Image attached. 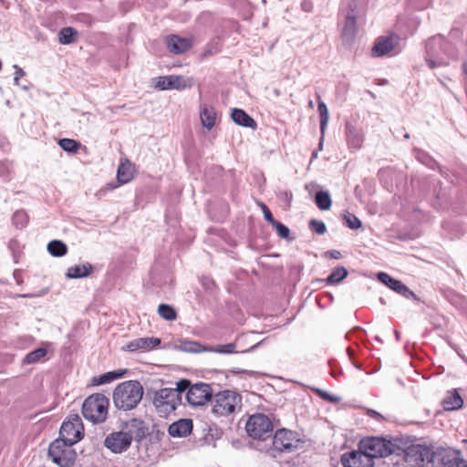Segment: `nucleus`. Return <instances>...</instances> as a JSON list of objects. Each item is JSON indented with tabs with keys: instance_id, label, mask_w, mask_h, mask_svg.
Masks as SVG:
<instances>
[{
	"instance_id": "obj_1",
	"label": "nucleus",
	"mask_w": 467,
	"mask_h": 467,
	"mask_svg": "<svg viewBox=\"0 0 467 467\" xmlns=\"http://www.w3.org/2000/svg\"><path fill=\"white\" fill-rule=\"evenodd\" d=\"M143 387L138 380H127L119 383L113 392L115 407L122 410L135 409L143 397Z\"/></svg>"
},
{
	"instance_id": "obj_2",
	"label": "nucleus",
	"mask_w": 467,
	"mask_h": 467,
	"mask_svg": "<svg viewBox=\"0 0 467 467\" xmlns=\"http://www.w3.org/2000/svg\"><path fill=\"white\" fill-rule=\"evenodd\" d=\"M212 402V412L217 417H226L241 408L242 397L234 390L225 389L213 394Z\"/></svg>"
},
{
	"instance_id": "obj_3",
	"label": "nucleus",
	"mask_w": 467,
	"mask_h": 467,
	"mask_svg": "<svg viewBox=\"0 0 467 467\" xmlns=\"http://www.w3.org/2000/svg\"><path fill=\"white\" fill-rule=\"evenodd\" d=\"M109 399L100 393L88 397L82 404L83 417L93 423L104 422L108 416Z\"/></svg>"
},
{
	"instance_id": "obj_4",
	"label": "nucleus",
	"mask_w": 467,
	"mask_h": 467,
	"mask_svg": "<svg viewBox=\"0 0 467 467\" xmlns=\"http://www.w3.org/2000/svg\"><path fill=\"white\" fill-rule=\"evenodd\" d=\"M448 42L441 36H434L426 43L425 61L430 68L445 67L449 64L446 56Z\"/></svg>"
},
{
	"instance_id": "obj_5",
	"label": "nucleus",
	"mask_w": 467,
	"mask_h": 467,
	"mask_svg": "<svg viewBox=\"0 0 467 467\" xmlns=\"http://www.w3.org/2000/svg\"><path fill=\"white\" fill-rule=\"evenodd\" d=\"M245 431L249 437L254 440L265 441L272 437L274 425L267 415L255 413L249 417L245 425Z\"/></svg>"
},
{
	"instance_id": "obj_6",
	"label": "nucleus",
	"mask_w": 467,
	"mask_h": 467,
	"mask_svg": "<svg viewBox=\"0 0 467 467\" xmlns=\"http://www.w3.org/2000/svg\"><path fill=\"white\" fill-rule=\"evenodd\" d=\"M48 457L54 463L59 467H70L76 461V452L72 449V444H68L63 439H57L50 443Z\"/></svg>"
},
{
	"instance_id": "obj_7",
	"label": "nucleus",
	"mask_w": 467,
	"mask_h": 467,
	"mask_svg": "<svg viewBox=\"0 0 467 467\" xmlns=\"http://www.w3.org/2000/svg\"><path fill=\"white\" fill-rule=\"evenodd\" d=\"M182 397L176 390L164 388L154 393L152 403L161 417L166 418L181 404Z\"/></svg>"
},
{
	"instance_id": "obj_8",
	"label": "nucleus",
	"mask_w": 467,
	"mask_h": 467,
	"mask_svg": "<svg viewBox=\"0 0 467 467\" xmlns=\"http://www.w3.org/2000/svg\"><path fill=\"white\" fill-rule=\"evenodd\" d=\"M431 467H465L462 452L451 448H438L432 455Z\"/></svg>"
},
{
	"instance_id": "obj_9",
	"label": "nucleus",
	"mask_w": 467,
	"mask_h": 467,
	"mask_svg": "<svg viewBox=\"0 0 467 467\" xmlns=\"http://www.w3.org/2000/svg\"><path fill=\"white\" fill-rule=\"evenodd\" d=\"M83 425L78 415H72L65 420L59 431V438L63 439L68 444L74 445L83 437Z\"/></svg>"
},
{
	"instance_id": "obj_10",
	"label": "nucleus",
	"mask_w": 467,
	"mask_h": 467,
	"mask_svg": "<svg viewBox=\"0 0 467 467\" xmlns=\"http://www.w3.org/2000/svg\"><path fill=\"white\" fill-rule=\"evenodd\" d=\"M359 449L370 456V460L374 461L378 458H383L391 453L389 443L386 440L377 437H371L360 441Z\"/></svg>"
},
{
	"instance_id": "obj_11",
	"label": "nucleus",
	"mask_w": 467,
	"mask_h": 467,
	"mask_svg": "<svg viewBox=\"0 0 467 467\" xmlns=\"http://www.w3.org/2000/svg\"><path fill=\"white\" fill-rule=\"evenodd\" d=\"M213 393L212 388L207 383H195L186 392V400L192 407L203 406L207 401H211Z\"/></svg>"
},
{
	"instance_id": "obj_12",
	"label": "nucleus",
	"mask_w": 467,
	"mask_h": 467,
	"mask_svg": "<svg viewBox=\"0 0 467 467\" xmlns=\"http://www.w3.org/2000/svg\"><path fill=\"white\" fill-rule=\"evenodd\" d=\"M194 86V79L192 78L179 76V75H170L159 77L155 82V88L160 90H167V89H177L182 90L186 88H191Z\"/></svg>"
},
{
	"instance_id": "obj_13",
	"label": "nucleus",
	"mask_w": 467,
	"mask_h": 467,
	"mask_svg": "<svg viewBox=\"0 0 467 467\" xmlns=\"http://www.w3.org/2000/svg\"><path fill=\"white\" fill-rule=\"evenodd\" d=\"M179 349L187 353L214 352L219 354H231L234 352L235 344L229 343L214 347H205L197 341H182Z\"/></svg>"
},
{
	"instance_id": "obj_14",
	"label": "nucleus",
	"mask_w": 467,
	"mask_h": 467,
	"mask_svg": "<svg viewBox=\"0 0 467 467\" xmlns=\"http://www.w3.org/2000/svg\"><path fill=\"white\" fill-rule=\"evenodd\" d=\"M434 451L426 445H411L406 450L405 458L408 462L420 467L423 466L425 462L431 463Z\"/></svg>"
},
{
	"instance_id": "obj_15",
	"label": "nucleus",
	"mask_w": 467,
	"mask_h": 467,
	"mask_svg": "<svg viewBox=\"0 0 467 467\" xmlns=\"http://www.w3.org/2000/svg\"><path fill=\"white\" fill-rule=\"evenodd\" d=\"M297 441L296 432L285 429L278 430L273 437V451L290 452L297 448Z\"/></svg>"
},
{
	"instance_id": "obj_16",
	"label": "nucleus",
	"mask_w": 467,
	"mask_h": 467,
	"mask_svg": "<svg viewBox=\"0 0 467 467\" xmlns=\"http://www.w3.org/2000/svg\"><path fill=\"white\" fill-rule=\"evenodd\" d=\"M119 429L132 441H141L148 431L146 423L139 418H132L125 421H121Z\"/></svg>"
},
{
	"instance_id": "obj_17",
	"label": "nucleus",
	"mask_w": 467,
	"mask_h": 467,
	"mask_svg": "<svg viewBox=\"0 0 467 467\" xmlns=\"http://www.w3.org/2000/svg\"><path fill=\"white\" fill-rule=\"evenodd\" d=\"M131 445L128 436L119 429L118 431H112L104 441V446L113 453H122Z\"/></svg>"
},
{
	"instance_id": "obj_18",
	"label": "nucleus",
	"mask_w": 467,
	"mask_h": 467,
	"mask_svg": "<svg viewBox=\"0 0 467 467\" xmlns=\"http://www.w3.org/2000/svg\"><path fill=\"white\" fill-rule=\"evenodd\" d=\"M378 279L379 282L404 296L405 298H411L415 301H420L418 296H416L406 285H404L401 281L393 278L389 275L384 272H379L378 274Z\"/></svg>"
},
{
	"instance_id": "obj_19",
	"label": "nucleus",
	"mask_w": 467,
	"mask_h": 467,
	"mask_svg": "<svg viewBox=\"0 0 467 467\" xmlns=\"http://www.w3.org/2000/svg\"><path fill=\"white\" fill-rule=\"evenodd\" d=\"M341 463L343 467H373L374 461L370 460V456L359 449L346 452L341 456Z\"/></svg>"
},
{
	"instance_id": "obj_20",
	"label": "nucleus",
	"mask_w": 467,
	"mask_h": 467,
	"mask_svg": "<svg viewBox=\"0 0 467 467\" xmlns=\"http://www.w3.org/2000/svg\"><path fill=\"white\" fill-rule=\"evenodd\" d=\"M161 344V339L154 337L135 338L122 348L123 350L133 352L137 350H151Z\"/></svg>"
},
{
	"instance_id": "obj_21",
	"label": "nucleus",
	"mask_w": 467,
	"mask_h": 467,
	"mask_svg": "<svg viewBox=\"0 0 467 467\" xmlns=\"http://www.w3.org/2000/svg\"><path fill=\"white\" fill-rule=\"evenodd\" d=\"M192 426V420L181 419L169 426L168 433L170 436L175 438L187 437L191 434Z\"/></svg>"
},
{
	"instance_id": "obj_22",
	"label": "nucleus",
	"mask_w": 467,
	"mask_h": 467,
	"mask_svg": "<svg viewBox=\"0 0 467 467\" xmlns=\"http://www.w3.org/2000/svg\"><path fill=\"white\" fill-rule=\"evenodd\" d=\"M168 49L174 54H182L192 47V41L186 37L171 35L166 40Z\"/></svg>"
},
{
	"instance_id": "obj_23",
	"label": "nucleus",
	"mask_w": 467,
	"mask_h": 467,
	"mask_svg": "<svg viewBox=\"0 0 467 467\" xmlns=\"http://www.w3.org/2000/svg\"><path fill=\"white\" fill-rule=\"evenodd\" d=\"M231 119L233 121L245 128H251L252 130H256L257 124L255 120L249 116L244 109H233L231 112Z\"/></svg>"
},
{
	"instance_id": "obj_24",
	"label": "nucleus",
	"mask_w": 467,
	"mask_h": 467,
	"mask_svg": "<svg viewBox=\"0 0 467 467\" xmlns=\"http://www.w3.org/2000/svg\"><path fill=\"white\" fill-rule=\"evenodd\" d=\"M357 35V19L354 10L348 12L343 27L342 37L346 42H352Z\"/></svg>"
},
{
	"instance_id": "obj_25",
	"label": "nucleus",
	"mask_w": 467,
	"mask_h": 467,
	"mask_svg": "<svg viewBox=\"0 0 467 467\" xmlns=\"http://www.w3.org/2000/svg\"><path fill=\"white\" fill-rule=\"evenodd\" d=\"M346 133L348 147L355 150H359L364 140L363 133L351 125H347Z\"/></svg>"
},
{
	"instance_id": "obj_26",
	"label": "nucleus",
	"mask_w": 467,
	"mask_h": 467,
	"mask_svg": "<svg viewBox=\"0 0 467 467\" xmlns=\"http://www.w3.org/2000/svg\"><path fill=\"white\" fill-rule=\"evenodd\" d=\"M93 270V265L89 263L76 265L67 268L66 276L68 279L84 278L88 276Z\"/></svg>"
},
{
	"instance_id": "obj_27",
	"label": "nucleus",
	"mask_w": 467,
	"mask_h": 467,
	"mask_svg": "<svg viewBox=\"0 0 467 467\" xmlns=\"http://www.w3.org/2000/svg\"><path fill=\"white\" fill-rule=\"evenodd\" d=\"M394 49L393 38L391 36L380 37L372 48L375 57H382Z\"/></svg>"
},
{
	"instance_id": "obj_28",
	"label": "nucleus",
	"mask_w": 467,
	"mask_h": 467,
	"mask_svg": "<svg viewBox=\"0 0 467 467\" xmlns=\"http://www.w3.org/2000/svg\"><path fill=\"white\" fill-rule=\"evenodd\" d=\"M134 165L128 160L120 162L117 171V179L120 183H127L133 179Z\"/></svg>"
},
{
	"instance_id": "obj_29",
	"label": "nucleus",
	"mask_w": 467,
	"mask_h": 467,
	"mask_svg": "<svg viewBox=\"0 0 467 467\" xmlns=\"http://www.w3.org/2000/svg\"><path fill=\"white\" fill-rule=\"evenodd\" d=\"M200 118L202 126L210 130L215 124L216 112L213 107L204 104L201 106Z\"/></svg>"
},
{
	"instance_id": "obj_30",
	"label": "nucleus",
	"mask_w": 467,
	"mask_h": 467,
	"mask_svg": "<svg viewBox=\"0 0 467 467\" xmlns=\"http://www.w3.org/2000/svg\"><path fill=\"white\" fill-rule=\"evenodd\" d=\"M442 404L446 410H454L462 407L463 400L456 389H452L448 392L447 397L442 401Z\"/></svg>"
},
{
	"instance_id": "obj_31",
	"label": "nucleus",
	"mask_w": 467,
	"mask_h": 467,
	"mask_svg": "<svg viewBox=\"0 0 467 467\" xmlns=\"http://www.w3.org/2000/svg\"><path fill=\"white\" fill-rule=\"evenodd\" d=\"M126 372H127L126 369H118V370L109 371V372L99 375L98 377H94L92 379V384L93 385H103V384L112 382L118 379L122 378L126 374Z\"/></svg>"
},
{
	"instance_id": "obj_32",
	"label": "nucleus",
	"mask_w": 467,
	"mask_h": 467,
	"mask_svg": "<svg viewBox=\"0 0 467 467\" xmlns=\"http://www.w3.org/2000/svg\"><path fill=\"white\" fill-rule=\"evenodd\" d=\"M317 110H318L319 118H320L321 139H320L319 145L321 146L322 141H323V137L325 134V130L327 129V123L329 120V112H328V109H327L326 103L322 100L318 101Z\"/></svg>"
},
{
	"instance_id": "obj_33",
	"label": "nucleus",
	"mask_w": 467,
	"mask_h": 467,
	"mask_svg": "<svg viewBox=\"0 0 467 467\" xmlns=\"http://www.w3.org/2000/svg\"><path fill=\"white\" fill-rule=\"evenodd\" d=\"M48 253L56 257L63 256L67 252V247L65 243L60 240H52L47 244Z\"/></svg>"
},
{
	"instance_id": "obj_34",
	"label": "nucleus",
	"mask_w": 467,
	"mask_h": 467,
	"mask_svg": "<svg viewBox=\"0 0 467 467\" xmlns=\"http://www.w3.org/2000/svg\"><path fill=\"white\" fill-rule=\"evenodd\" d=\"M348 276V270L344 266H337L334 268L331 274L327 277L325 282L329 285H336L340 283Z\"/></svg>"
},
{
	"instance_id": "obj_35",
	"label": "nucleus",
	"mask_w": 467,
	"mask_h": 467,
	"mask_svg": "<svg viewBox=\"0 0 467 467\" xmlns=\"http://www.w3.org/2000/svg\"><path fill=\"white\" fill-rule=\"evenodd\" d=\"M78 32L72 27H64L58 34L59 43L68 45L77 40Z\"/></svg>"
},
{
	"instance_id": "obj_36",
	"label": "nucleus",
	"mask_w": 467,
	"mask_h": 467,
	"mask_svg": "<svg viewBox=\"0 0 467 467\" xmlns=\"http://www.w3.org/2000/svg\"><path fill=\"white\" fill-rule=\"evenodd\" d=\"M315 201L317 207L322 211L328 210L331 207L332 202L330 195L327 192H317L315 196Z\"/></svg>"
},
{
	"instance_id": "obj_37",
	"label": "nucleus",
	"mask_w": 467,
	"mask_h": 467,
	"mask_svg": "<svg viewBox=\"0 0 467 467\" xmlns=\"http://www.w3.org/2000/svg\"><path fill=\"white\" fill-rule=\"evenodd\" d=\"M58 145L65 151L69 152V153H76L81 146V144L79 142H78L77 140H75L73 139H67V138L60 139L58 141Z\"/></svg>"
},
{
	"instance_id": "obj_38",
	"label": "nucleus",
	"mask_w": 467,
	"mask_h": 467,
	"mask_svg": "<svg viewBox=\"0 0 467 467\" xmlns=\"http://www.w3.org/2000/svg\"><path fill=\"white\" fill-rule=\"evenodd\" d=\"M159 315L167 321L175 320L177 314L175 309L170 305L161 304L158 307Z\"/></svg>"
},
{
	"instance_id": "obj_39",
	"label": "nucleus",
	"mask_w": 467,
	"mask_h": 467,
	"mask_svg": "<svg viewBox=\"0 0 467 467\" xmlns=\"http://www.w3.org/2000/svg\"><path fill=\"white\" fill-rule=\"evenodd\" d=\"M47 354V350L44 348H36L25 357L24 362L26 364H33L39 361Z\"/></svg>"
},
{
	"instance_id": "obj_40",
	"label": "nucleus",
	"mask_w": 467,
	"mask_h": 467,
	"mask_svg": "<svg viewBox=\"0 0 467 467\" xmlns=\"http://www.w3.org/2000/svg\"><path fill=\"white\" fill-rule=\"evenodd\" d=\"M344 223L352 230H358L361 228V221L353 213L347 212L343 216Z\"/></svg>"
},
{
	"instance_id": "obj_41",
	"label": "nucleus",
	"mask_w": 467,
	"mask_h": 467,
	"mask_svg": "<svg viewBox=\"0 0 467 467\" xmlns=\"http://www.w3.org/2000/svg\"><path fill=\"white\" fill-rule=\"evenodd\" d=\"M13 223L17 228H24L28 223V215L23 210L16 211L12 217Z\"/></svg>"
},
{
	"instance_id": "obj_42",
	"label": "nucleus",
	"mask_w": 467,
	"mask_h": 467,
	"mask_svg": "<svg viewBox=\"0 0 467 467\" xmlns=\"http://www.w3.org/2000/svg\"><path fill=\"white\" fill-rule=\"evenodd\" d=\"M309 227L312 231L316 232L317 234H324L327 232L326 224L319 220L312 219L309 222Z\"/></svg>"
},
{
	"instance_id": "obj_43",
	"label": "nucleus",
	"mask_w": 467,
	"mask_h": 467,
	"mask_svg": "<svg viewBox=\"0 0 467 467\" xmlns=\"http://www.w3.org/2000/svg\"><path fill=\"white\" fill-rule=\"evenodd\" d=\"M272 226L275 229L277 234L281 238H284V239H288L289 238L290 230L284 223L276 221Z\"/></svg>"
},
{
	"instance_id": "obj_44",
	"label": "nucleus",
	"mask_w": 467,
	"mask_h": 467,
	"mask_svg": "<svg viewBox=\"0 0 467 467\" xmlns=\"http://www.w3.org/2000/svg\"><path fill=\"white\" fill-rule=\"evenodd\" d=\"M191 382L188 379H181L177 382L176 388L171 389V390H176L178 393V397H182V393L188 391V389L191 388Z\"/></svg>"
},
{
	"instance_id": "obj_45",
	"label": "nucleus",
	"mask_w": 467,
	"mask_h": 467,
	"mask_svg": "<svg viewBox=\"0 0 467 467\" xmlns=\"http://www.w3.org/2000/svg\"><path fill=\"white\" fill-rule=\"evenodd\" d=\"M314 391L323 400L337 403L340 400V398L335 395H332L323 389H315Z\"/></svg>"
},
{
	"instance_id": "obj_46",
	"label": "nucleus",
	"mask_w": 467,
	"mask_h": 467,
	"mask_svg": "<svg viewBox=\"0 0 467 467\" xmlns=\"http://www.w3.org/2000/svg\"><path fill=\"white\" fill-rule=\"evenodd\" d=\"M417 159L423 164L434 169L436 162L428 154L419 151L417 153Z\"/></svg>"
},
{
	"instance_id": "obj_47",
	"label": "nucleus",
	"mask_w": 467,
	"mask_h": 467,
	"mask_svg": "<svg viewBox=\"0 0 467 467\" xmlns=\"http://www.w3.org/2000/svg\"><path fill=\"white\" fill-rule=\"evenodd\" d=\"M0 178L5 182L9 180V166L5 162H0Z\"/></svg>"
},
{
	"instance_id": "obj_48",
	"label": "nucleus",
	"mask_w": 467,
	"mask_h": 467,
	"mask_svg": "<svg viewBox=\"0 0 467 467\" xmlns=\"http://www.w3.org/2000/svg\"><path fill=\"white\" fill-rule=\"evenodd\" d=\"M410 2L416 6V8L424 9L430 5L431 0H410Z\"/></svg>"
},
{
	"instance_id": "obj_49",
	"label": "nucleus",
	"mask_w": 467,
	"mask_h": 467,
	"mask_svg": "<svg viewBox=\"0 0 467 467\" xmlns=\"http://www.w3.org/2000/svg\"><path fill=\"white\" fill-rule=\"evenodd\" d=\"M263 213L265 220L268 222L271 225H273L276 222L269 209L265 211Z\"/></svg>"
},
{
	"instance_id": "obj_50",
	"label": "nucleus",
	"mask_w": 467,
	"mask_h": 467,
	"mask_svg": "<svg viewBox=\"0 0 467 467\" xmlns=\"http://www.w3.org/2000/svg\"><path fill=\"white\" fill-rule=\"evenodd\" d=\"M302 9L306 12H311L313 9V3L310 0H304L301 4Z\"/></svg>"
},
{
	"instance_id": "obj_51",
	"label": "nucleus",
	"mask_w": 467,
	"mask_h": 467,
	"mask_svg": "<svg viewBox=\"0 0 467 467\" xmlns=\"http://www.w3.org/2000/svg\"><path fill=\"white\" fill-rule=\"evenodd\" d=\"M279 197L284 201L290 202L293 198V194L291 192L285 191V192H280Z\"/></svg>"
},
{
	"instance_id": "obj_52",
	"label": "nucleus",
	"mask_w": 467,
	"mask_h": 467,
	"mask_svg": "<svg viewBox=\"0 0 467 467\" xmlns=\"http://www.w3.org/2000/svg\"><path fill=\"white\" fill-rule=\"evenodd\" d=\"M367 414L371 417V418H374L378 420H381L383 419L382 415L380 413H379L378 411L374 410H368V412Z\"/></svg>"
},
{
	"instance_id": "obj_53",
	"label": "nucleus",
	"mask_w": 467,
	"mask_h": 467,
	"mask_svg": "<svg viewBox=\"0 0 467 467\" xmlns=\"http://www.w3.org/2000/svg\"><path fill=\"white\" fill-rule=\"evenodd\" d=\"M14 68L16 69L15 77L22 78L26 75L25 71L17 65L14 66Z\"/></svg>"
},
{
	"instance_id": "obj_54",
	"label": "nucleus",
	"mask_w": 467,
	"mask_h": 467,
	"mask_svg": "<svg viewBox=\"0 0 467 467\" xmlns=\"http://www.w3.org/2000/svg\"><path fill=\"white\" fill-rule=\"evenodd\" d=\"M329 254L334 259H339L341 257V253L337 250L330 251Z\"/></svg>"
},
{
	"instance_id": "obj_55",
	"label": "nucleus",
	"mask_w": 467,
	"mask_h": 467,
	"mask_svg": "<svg viewBox=\"0 0 467 467\" xmlns=\"http://www.w3.org/2000/svg\"><path fill=\"white\" fill-rule=\"evenodd\" d=\"M258 205L260 206V208L262 209V212L264 213L265 211L268 210L269 208L264 203V202H259Z\"/></svg>"
},
{
	"instance_id": "obj_56",
	"label": "nucleus",
	"mask_w": 467,
	"mask_h": 467,
	"mask_svg": "<svg viewBox=\"0 0 467 467\" xmlns=\"http://www.w3.org/2000/svg\"><path fill=\"white\" fill-rule=\"evenodd\" d=\"M258 205L260 206V208L262 209V212L264 213L265 211L268 210L269 208L264 203V202H259Z\"/></svg>"
},
{
	"instance_id": "obj_57",
	"label": "nucleus",
	"mask_w": 467,
	"mask_h": 467,
	"mask_svg": "<svg viewBox=\"0 0 467 467\" xmlns=\"http://www.w3.org/2000/svg\"><path fill=\"white\" fill-rule=\"evenodd\" d=\"M463 73L467 76V60L462 63Z\"/></svg>"
},
{
	"instance_id": "obj_58",
	"label": "nucleus",
	"mask_w": 467,
	"mask_h": 467,
	"mask_svg": "<svg viewBox=\"0 0 467 467\" xmlns=\"http://www.w3.org/2000/svg\"><path fill=\"white\" fill-rule=\"evenodd\" d=\"M19 79H20V78H17V77H15V78H14V82H15V84H16V85H19Z\"/></svg>"
},
{
	"instance_id": "obj_59",
	"label": "nucleus",
	"mask_w": 467,
	"mask_h": 467,
	"mask_svg": "<svg viewBox=\"0 0 467 467\" xmlns=\"http://www.w3.org/2000/svg\"><path fill=\"white\" fill-rule=\"evenodd\" d=\"M395 335H396L397 339H399L400 338V334H399L398 331H395Z\"/></svg>"
},
{
	"instance_id": "obj_60",
	"label": "nucleus",
	"mask_w": 467,
	"mask_h": 467,
	"mask_svg": "<svg viewBox=\"0 0 467 467\" xmlns=\"http://www.w3.org/2000/svg\"><path fill=\"white\" fill-rule=\"evenodd\" d=\"M233 372H234V373H241V372H244V370H238V371H236V370H233Z\"/></svg>"
},
{
	"instance_id": "obj_61",
	"label": "nucleus",
	"mask_w": 467,
	"mask_h": 467,
	"mask_svg": "<svg viewBox=\"0 0 467 467\" xmlns=\"http://www.w3.org/2000/svg\"><path fill=\"white\" fill-rule=\"evenodd\" d=\"M376 340H378L379 342L382 343V340L379 338V337H376Z\"/></svg>"
},
{
	"instance_id": "obj_62",
	"label": "nucleus",
	"mask_w": 467,
	"mask_h": 467,
	"mask_svg": "<svg viewBox=\"0 0 467 467\" xmlns=\"http://www.w3.org/2000/svg\"><path fill=\"white\" fill-rule=\"evenodd\" d=\"M21 296H22V297H29V296H28V295H22Z\"/></svg>"
},
{
	"instance_id": "obj_63",
	"label": "nucleus",
	"mask_w": 467,
	"mask_h": 467,
	"mask_svg": "<svg viewBox=\"0 0 467 467\" xmlns=\"http://www.w3.org/2000/svg\"><path fill=\"white\" fill-rule=\"evenodd\" d=\"M404 137H405V139H409L410 138L409 134H405Z\"/></svg>"
},
{
	"instance_id": "obj_64",
	"label": "nucleus",
	"mask_w": 467,
	"mask_h": 467,
	"mask_svg": "<svg viewBox=\"0 0 467 467\" xmlns=\"http://www.w3.org/2000/svg\"><path fill=\"white\" fill-rule=\"evenodd\" d=\"M465 467H467V462H466V466Z\"/></svg>"
}]
</instances>
